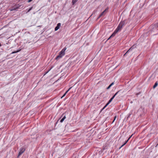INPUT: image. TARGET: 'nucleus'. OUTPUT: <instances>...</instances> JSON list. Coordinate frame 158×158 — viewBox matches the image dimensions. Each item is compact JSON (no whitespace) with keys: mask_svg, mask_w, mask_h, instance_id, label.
Instances as JSON below:
<instances>
[{"mask_svg":"<svg viewBox=\"0 0 158 158\" xmlns=\"http://www.w3.org/2000/svg\"><path fill=\"white\" fill-rule=\"evenodd\" d=\"M66 49V47L64 48L62 50L59 52V54L56 57V59L57 60L62 57L65 55V51Z\"/></svg>","mask_w":158,"mask_h":158,"instance_id":"obj_1","label":"nucleus"},{"mask_svg":"<svg viewBox=\"0 0 158 158\" xmlns=\"http://www.w3.org/2000/svg\"><path fill=\"white\" fill-rule=\"evenodd\" d=\"M107 106V104H106V105L103 107L102 110H103Z\"/></svg>","mask_w":158,"mask_h":158,"instance_id":"obj_22","label":"nucleus"},{"mask_svg":"<svg viewBox=\"0 0 158 158\" xmlns=\"http://www.w3.org/2000/svg\"><path fill=\"white\" fill-rule=\"evenodd\" d=\"M115 96H113L110 99H111V100H112L114 98V97Z\"/></svg>","mask_w":158,"mask_h":158,"instance_id":"obj_20","label":"nucleus"},{"mask_svg":"<svg viewBox=\"0 0 158 158\" xmlns=\"http://www.w3.org/2000/svg\"><path fill=\"white\" fill-rule=\"evenodd\" d=\"M1 46V44H0V47Z\"/></svg>","mask_w":158,"mask_h":158,"instance_id":"obj_28","label":"nucleus"},{"mask_svg":"<svg viewBox=\"0 0 158 158\" xmlns=\"http://www.w3.org/2000/svg\"><path fill=\"white\" fill-rule=\"evenodd\" d=\"M66 116H64V117L61 119V120H60V123H62L63 121L66 118Z\"/></svg>","mask_w":158,"mask_h":158,"instance_id":"obj_9","label":"nucleus"},{"mask_svg":"<svg viewBox=\"0 0 158 158\" xmlns=\"http://www.w3.org/2000/svg\"><path fill=\"white\" fill-rule=\"evenodd\" d=\"M33 0H28V2H31V1H32Z\"/></svg>","mask_w":158,"mask_h":158,"instance_id":"obj_26","label":"nucleus"},{"mask_svg":"<svg viewBox=\"0 0 158 158\" xmlns=\"http://www.w3.org/2000/svg\"><path fill=\"white\" fill-rule=\"evenodd\" d=\"M112 101V100H111V99H110V100L109 101H108V102L107 103V105H108L109 104V103H110V102Z\"/></svg>","mask_w":158,"mask_h":158,"instance_id":"obj_16","label":"nucleus"},{"mask_svg":"<svg viewBox=\"0 0 158 158\" xmlns=\"http://www.w3.org/2000/svg\"><path fill=\"white\" fill-rule=\"evenodd\" d=\"M119 92V91H118V92H117L114 95V96H115L117 95V94H118V92Z\"/></svg>","mask_w":158,"mask_h":158,"instance_id":"obj_23","label":"nucleus"},{"mask_svg":"<svg viewBox=\"0 0 158 158\" xmlns=\"http://www.w3.org/2000/svg\"><path fill=\"white\" fill-rule=\"evenodd\" d=\"M126 24V20H124V21H121L119 25L122 28Z\"/></svg>","mask_w":158,"mask_h":158,"instance_id":"obj_4","label":"nucleus"},{"mask_svg":"<svg viewBox=\"0 0 158 158\" xmlns=\"http://www.w3.org/2000/svg\"><path fill=\"white\" fill-rule=\"evenodd\" d=\"M111 86L110 85L109 86L107 87V89H109Z\"/></svg>","mask_w":158,"mask_h":158,"instance_id":"obj_18","label":"nucleus"},{"mask_svg":"<svg viewBox=\"0 0 158 158\" xmlns=\"http://www.w3.org/2000/svg\"><path fill=\"white\" fill-rule=\"evenodd\" d=\"M129 139H128L120 147L119 149L121 148L122 147L124 146L127 143Z\"/></svg>","mask_w":158,"mask_h":158,"instance_id":"obj_11","label":"nucleus"},{"mask_svg":"<svg viewBox=\"0 0 158 158\" xmlns=\"http://www.w3.org/2000/svg\"><path fill=\"white\" fill-rule=\"evenodd\" d=\"M25 151V149L24 148H21L20 149V151L19 152L18 157L19 156H20Z\"/></svg>","mask_w":158,"mask_h":158,"instance_id":"obj_5","label":"nucleus"},{"mask_svg":"<svg viewBox=\"0 0 158 158\" xmlns=\"http://www.w3.org/2000/svg\"><path fill=\"white\" fill-rule=\"evenodd\" d=\"M158 85V84L157 81L156 82L153 86V88L155 89Z\"/></svg>","mask_w":158,"mask_h":158,"instance_id":"obj_10","label":"nucleus"},{"mask_svg":"<svg viewBox=\"0 0 158 158\" xmlns=\"http://www.w3.org/2000/svg\"><path fill=\"white\" fill-rule=\"evenodd\" d=\"M117 28V29H118V30H119L120 31L122 28L120 26H119V25L118 26Z\"/></svg>","mask_w":158,"mask_h":158,"instance_id":"obj_14","label":"nucleus"},{"mask_svg":"<svg viewBox=\"0 0 158 158\" xmlns=\"http://www.w3.org/2000/svg\"><path fill=\"white\" fill-rule=\"evenodd\" d=\"M67 93V92H66L64 94L63 96L61 98L63 97H64L66 94Z\"/></svg>","mask_w":158,"mask_h":158,"instance_id":"obj_17","label":"nucleus"},{"mask_svg":"<svg viewBox=\"0 0 158 158\" xmlns=\"http://www.w3.org/2000/svg\"><path fill=\"white\" fill-rule=\"evenodd\" d=\"M114 82H112V83H111L110 85L112 86L113 84H114Z\"/></svg>","mask_w":158,"mask_h":158,"instance_id":"obj_27","label":"nucleus"},{"mask_svg":"<svg viewBox=\"0 0 158 158\" xmlns=\"http://www.w3.org/2000/svg\"><path fill=\"white\" fill-rule=\"evenodd\" d=\"M108 10V8H106L99 15L98 18H100L102 15H105L106 13V11Z\"/></svg>","mask_w":158,"mask_h":158,"instance_id":"obj_6","label":"nucleus"},{"mask_svg":"<svg viewBox=\"0 0 158 158\" xmlns=\"http://www.w3.org/2000/svg\"><path fill=\"white\" fill-rule=\"evenodd\" d=\"M20 51V50H18L16 51H13V52H12L11 53V54H14V53H17V52H19Z\"/></svg>","mask_w":158,"mask_h":158,"instance_id":"obj_13","label":"nucleus"},{"mask_svg":"<svg viewBox=\"0 0 158 158\" xmlns=\"http://www.w3.org/2000/svg\"><path fill=\"white\" fill-rule=\"evenodd\" d=\"M60 26L61 23H58L57 25V26L55 28V31H57L60 28Z\"/></svg>","mask_w":158,"mask_h":158,"instance_id":"obj_8","label":"nucleus"},{"mask_svg":"<svg viewBox=\"0 0 158 158\" xmlns=\"http://www.w3.org/2000/svg\"><path fill=\"white\" fill-rule=\"evenodd\" d=\"M115 96H113L110 99H111V100H112L114 98V97Z\"/></svg>","mask_w":158,"mask_h":158,"instance_id":"obj_21","label":"nucleus"},{"mask_svg":"<svg viewBox=\"0 0 158 158\" xmlns=\"http://www.w3.org/2000/svg\"><path fill=\"white\" fill-rule=\"evenodd\" d=\"M115 96H113L110 99H111V100H112L114 98V97Z\"/></svg>","mask_w":158,"mask_h":158,"instance_id":"obj_19","label":"nucleus"},{"mask_svg":"<svg viewBox=\"0 0 158 158\" xmlns=\"http://www.w3.org/2000/svg\"><path fill=\"white\" fill-rule=\"evenodd\" d=\"M72 88V87H71L70 88H69V89H68V90H67L66 92H68L70 89H71Z\"/></svg>","mask_w":158,"mask_h":158,"instance_id":"obj_24","label":"nucleus"},{"mask_svg":"<svg viewBox=\"0 0 158 158\" xmlns=\"http://www.w3.org/2000/svg\"><path fill=\"white\" fill-rule=\"evenodd\" d=\"M135 48V47L134 46H132L127 51V52L125 53V54L124 55V56L126 55L127 53H128L129 52H130V51H131L133 49H134Z\"/></svg>","mask_w":158,"mask_h":158,"instance_id":"obj_7","label":"nucleus"},{"mask_svg":"<svg viewBox=\"0 0 158 158\" xmlns=\"http://www.w3.org/2000/svg\"><path fill=\"white\" fill-rule=\"evenodd\" d=\"M78 1V0H73L72 2V3L73 5H74L75 4L76 2Z\"/></svg>","mask_w":158,"mask_h":158,"instance_id":"obj_12","label":"nucleus"},{"mask_svg":"<svg viewBox=\"0 0 158 158\" xmlns=\"http://www.w3.org/2000/svg\"><path fill=\"white\" fill-rule=\"evenodd\" d=\"M120 30H118V29L116 28V29H115V30L114 31L113 33L112 34V35L109 37V38L108 39V40H109L110 39V38H111L112 37H113L115 35V34Z\"/></svg>","mask_w":158,"mask_h":158,"instance_id":"obj_2","label":"nucleus"},{"mask_svg":"<svg viewBox=\"0 0 158 158\" xmlns=\"http://www.w3.org/2000/svg\"><path fill=\"white\" fill-rule=\"evenodd\" d=\"M32 9V7H31V8H30L27 10V12H26V13H27L29 12L30 10H31Z\"/></svg>","mask_w":158,"mask_h":158,"instance_id":"obj_15","label":"nucleus"},{"mask_svg":"<svg viewBox=\"0 0 158 158\" xmlns=\"http://www.w3.org/2000/svg\"><path fill=\"white\" fill-rule=\"evenodd\" d=\"M21 6V5H19V4L16 5L12 7V10H14L17 9H20Z\"/></svg>","mask_w":158,"mask_h":158,"instance_id":"obj_3","label":"nucleus"},{"mask_svg":"<svg viewBox=\"0 0 158 158\" xmlns=\"http://www.w3.org/2000/svg\"><path fill=\"white\" fill-rule=\"evenodd\" d=\"M116 118V116L114 117V120L113 121V122L114 121V120H115Z\"/></svg>","mask_w":158,"mask_h":158,"instance_id":"obj_25","label":"nucleus"}]
</instances>
